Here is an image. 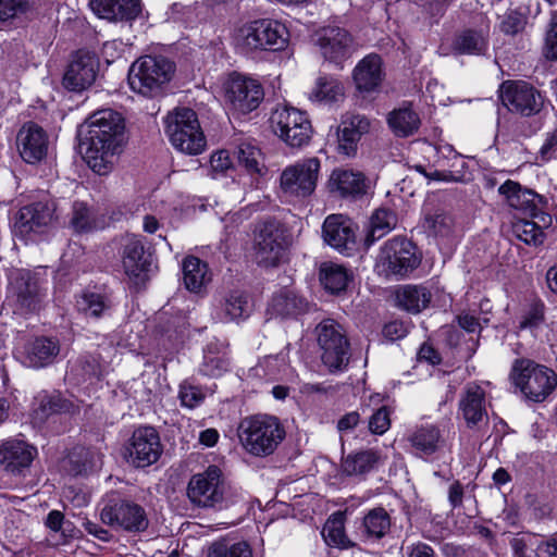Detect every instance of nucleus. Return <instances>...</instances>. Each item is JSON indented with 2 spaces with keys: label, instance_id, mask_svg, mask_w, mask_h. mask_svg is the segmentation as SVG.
<instances>
[{
  "label": "nucleus",
  "instance_id": "obj_1",
  "mask_svg": "<svg viewBox=\"0 0 557 557\" xmlns=\"http://www.w3.org/2000/svg\"><path fill=\"white\" fill-rule=\"evenodd\" d=\"M78 138L79 146L85 147L88 166L106 175L112 169V158L127 144L125 117L113 109L98 110L79 127Z\"/></svg>",
  "mask_w": 557,
  "mask_h": 557
},
{
  "label": "nucleus",
  "instance_id": "obj_2",
  "mask_svg": "<svg viewBox=\"0 0 557 557\" xmlns=\"http://www.w3.org/2000/svg\"><path fill=\"white\" fill-rule=\"evenodd\" d=\"M237 434L243 448L255 457L272 455L286 436L280 419L265 413L243 418Z\"/></svg>",
  "mask_w": 557,
  "mask_h": 557
},
{
  "label": "nucleus",
  "instance_id": "obj_3",
  "mask_svg": "<svg viewBox=\"0 0 557 557\" xmlns=\"http://www.w3.org/2000/svg\"><path fill=\"white\" fill-rule=\"evenodd\" d=\"M175 70V63L165 57L144 55L132 64L128 84L133 91L144 97H162Z\"/></svg>",
  "mask_w": 557,
  "mask_h": 557
},
{
  "label": "nucleus",
  "instance_id": "obj_4",
  "mask_svg": "<svg viewBox=\"0 0 557 557\" xmlns=\"http://www.w3.org/2000/svg\"><path fill=\"white\" fill-rule=\"evenodd\" d=\"M100 520L112 530L131 534L144 533L149 528L145 507L119 492L107 494L102 499Z\"/></svg>",
  "mask_w": 557,
  "mask_h": 557
},
{
  "label": "nucleus",
  "instance_id": "obj_5",
  "mask_svg": "<svg viewBox=\"0 0 557 557\" xmlns=\"http://www.w3.org/2000/svg\"><path fill=\"white\" fill-rule=\"evenodd\" d=\"M237 41L245 54L282 51L289 42V30L277 20L258 18L239 28Z\"/></svg>",
  "mask_w": 557,
  "mask_h": 557
},
{
  "label": "nucleus",
  "instance_id": "obj_6",
  "mask_svg": "<svg viewBox=\"0 0 557 557\" xmlns=\"http://www.w3.org/2000/svg\"><path fill=\"white\" fill-rule=\"evenodd\" d=\"M421 262L422 252L416 243L406 236H394L381 246L375 267L386 277L406 278Z\"/></svg>",
  "mask_w": 557,
  "mask_h": 557
},
{
  "label": "nucleus",
  "instance_id": "obj_7",
  "mask_svg": "<svg viewBox=\"0 0 557 557\" xmlns=\"http://www.w3.org/2000/svg\"><path fill=\"white\" fill-rule=\"evenodd\" d=\"M510 380L528 399L534 403L546 400L557 387L555 371L528 358H518L513 361Z\"/></svg>",
  "mask_w": 557,
  "mask_h": 557
},
{
  "label": "nucleus",
  "instance_id": "obj_8",
  "mask_svg": "<svg viewBox=\"0 0 557 557\" xmlns=\"http://www.w3.org/2000/svg\"><path fill=\"white\" fill-rule=\"evenodd\" d=\"M164 131L172 146L186 154L197 156L207 145L197 113L190 108H176L164 119Z\"/></svg>",
  "mask_w": 557,
  "mask_h": 557
},
{
  "label": "nucleus",
  "instance_id": "obj_9",
  "mask_svg": "<svg viewBox=\"0 0 557 557\" xmlns=\"http://www.w3.org/2000/svg\"><path fill=\"white\" fill-rule=\"evenodd\" d=\"M317 335L322 363L331 373L345 371L350 361L351 346L344 326L334 319H324L317 326Z\"/></svg>",
  "mask_w": 557,
  "mask_h": 557
},
{
  "label": "nucleus",
  "instance_id": "obj_10",
  "mask_svg": "<svg viewBox=\"0 0 557 557\" xmlns=\"http://www.w3.org/2000/svg\"><path fill=\"white\" fill-rule=\"evenodd\" d=\"M272 132L288 147L307 146L313 134L309 114L292 106H277L270 115Z\"/></svg>",
  "mask_w": 557,
  "mask_h": 557
},
{
  "label": "nucleus",
  "instance_id": "obj_11",
  "mask_svg": "<svg viewBox=\"0 0 557 557\" xmlns=\"http://www.w3.org/2000/svg\"><path fill=\"white\" fill-rule=\"evenodd\" d=\"M386 77L383 58L375 52L366 54L351 71L354 98L360 107L372 104L383 89Z\"/></svg>",
  "mask_w": 557,
  "mask_h": 557
},
{
  "label": "nucleus",
  "instance_id": "obj_12",
  "mask_svg": "<svg viewBox=\"0 0 557 557\" xmlns=\"http://www.w3.org/2000/svg\"><path fill=\"white\" fill-rule=\"evenodd\" d=\"M498 194L516 212L530 219H537L544 225L550 224L549 201L544 195L509 178L499 186Z\"/></svg>",
  "mask_w": 557,
  "mask_h": 557
},
{
  "label": "nucleus",
  "instance_id": "obj_13",
  "mask_svg": "<svg viewBox=\"0 0 557 557\" xmlns=\"http://www.w3.org/2000/svg\"><path fill=\"white\" fill-rule=\"evenodd\" d=\"M503 106L511 113L531 117L544 108V96L531 83L522 79H507L498 87Z\"/></svg>",
  "mask_w": 557,
  "mask_h": 557
},
{
  "label": "nucleus",
  "instance_id": "obj_14",
  "mask_svg": "<svg viewBox=\"0 0 557 557\" xmlns=\"http://www.w3.org/2000/svg\"><path fill=\"white\" fill-rule=\"evenodd\" d=\"M287 249L286 228L275 219L262 221L256 230V258L259 267L277 268Z\"/></svg>",
  "mask_w": 557,
  "mask_h": 557
},
{
  "label": "nucleus",
  "instance_id": "obj_15",
  "mask_svg": "<svg viewBox=\"0 0 557 557\" xmlns=\"http://www.w3.org/2000/svg\"><path fill=\"white\" fill-rule=\"evenodd\" d=\"M225 492L224 474L215 465H210L203 472L194 474L187 485L190 503L201 508H221Z\"/></svg>",
  "mask_w": 557,
  "mask_h": 557
},
{
  "label": "nucleus",
  "instance_id": "obj_16",
  "mask_svg": "<svg viewBox=\"0 0 557 557\" xmlns=\"http://www.w3.org/2000/svg\"><path fill=\"white\" fill-rule=\"evenodd\" d=\"M100 71L98 54L89 49L81 48L71 53V59L62 76V87L69 92L82 94L96 82Z\"/></svg>",
  "mask_w": 557,
  "mask_h": 557
},
{
  "label": "nucleus",
  "instance_id": "obj_17",
  "mask_svg": "<svg viewBox=\"0 0 557 557\" xmlns=\"http://www.w3.org/2000/svg\"><path fill=\"white\" fill-rule=\"evenodd\" d=\"M225 98L233 114L247 115L262 103L264 89L258 79L233 72L225 83Z\"/></svg>",
  "mask_w": 557,
  "mask_h": 557
},
{
  "label": "nucleus",
  "instance_id": "obj_18",
  "mask_svg": "<svg viewBox=\"0 0 557 557\" xmlns=\"http://www.w3.org/2000/svg\"><path fill=\"white\" fill-rule=\"evenodd\" d=\"M320 168V160L317 157L287 166L280 178L282 189L297 197H309L315 190Z\"/></svg>",
  "mask_w": 557,
  "mask_h": 557
},
{
  "label": "nucleus",
  "instance_id": "obj_19",
  "mask_svg": "<svg viewBox=\"0 0 557 557\" xmlns=\"http://www.w3.org/2000/svg\"><path fill=\"white\" fill-rule=\"evenodd\" d=\"M127 459L136 468H146L157 462L163 453L159 432L146 425L137 428L126 447Z\"/></svg>",
  "mask_w": 557,
  "mask_h": 557
},
{
  "label": "nucleus",
  "instance_id": "obj_20",
  "mask_svg": "<svg viewBox=\"0 0 557 557\" xmlns=\"http://www.w3.org/2000/svg\"><path fill=\"white\" fill-rule=\"evenodd\" d=\"M317 45L324 60L342 70L354 51V37L345 28L325 26L318 33Z\"/></svg>",
  "mask_w": 557,
  "mask_h": 557
},
{
  "label": "nucleus",
  "instance_id": "obj_21",
  "mask_svg": "<svg viewBox=\"0 0 557 557\" xmlns=\"http://www.w3.org/2000/svg\"><path fill=\"white\" fill-rule=\"evenodd\" d=\"M52 219L47 203L32 202L22 207L15 214L13 232L24 242H35L38 235L46 232Z\"/></svg>",
  "mask_w": 557,
  "mask_h": 557
},
{
  "label": "nucleus",
  "instance_id": "obj_22",
  "mask_svg": "<svg viewBox=\"0 0 557 557\" xmlns=\"http://www.w3.org/2000/svg\"><path fill=\"white\" fill-rule=\"evenodd\" d=\"M322 236L326 245L346 257L358 251L354 222L342 214L326 216L322 225Z\"/></svg>",
  "mask_w": 557,
  "mask_h": 557
},
{
  "label": "nucleus",
  "instance_id": "obj_23",
  "mask_svg": "<svg viewBox=\"0 0 557 557\" xmlns=\"http://www.w3.org/2000/svg\"><path fill=\"white\" fill-rule=\"evenodd\" d=\"M76 309L87 320L99 321L112 315L113 290L106 285L87 286L76 296Z\"/></svg>",
  "mask_w": 557,
  "mask_h": 557
},
{
  "label": "nucleus",
  "instance_id": "obj_24",
  "mask_svg": "<svg viewBox=\"0 0 557 557\" xmlns=\"http://www.w3.org/2000/svg\"><path fill=\"white\" fill-rule=\"evenodd\" d=\"M37 456V447L24 438L9 437L0 444V465L12 475H25Z\"/></svg>",
  "mask_w": 557,
  "mask_h": 557
},
{
  "label": "nucleus",
  "instance_id": "obj_25",
  "mask_svg": "<svg viewBox=\"0 0 557 557\" xmlns=\"http://www.w3.org/2000/svg\"><path fill=\"white\" fill-rule=\"evenodd\" d=\"M407 441L410 446V453L424 461L433 460L447 446L444 430L434 423H424L416 426L408 434Z\"/></svg>",
  "mask_w": 557,
  "mask_h": 557
},
{
  "label": "nucleus",
  "instance_id": "obj_26",
  "mask_svg": "<svg viewBox=\"0 0 557 557\" xmlns=\"http://www.w3.org/2000/svg\"><path fill=\"white\" fill-rule=\"evenodd\" d=\"M371 121L364 114L346 113L336 127V151L346 157H355L363 135L370 132Z\"/></svg>",
  "mask_w": 557,
  "mask_h": 557
},
{
  "label": "nucleus",
  "instance_id": "obj_27",
  "mask_svg": "<svg viewBox=\"0 0 557 557\" xmlns=\"http://www.w3.org/2000/svg\"><path fill=\"white\" fill-rule=\"evenodd\" d=\"M323 290L335 297H345L354 285L355 274L351 268L334 261H324L318 271Z\"/></svg>",
  "mask_w": 557,
  "mask_h": 557
},
{
  "label": "nucleus",
  "instance_id": "obj_28",
  "mask_svg": "<svg viewBox=\"0 0 557 557\" xmlns=\"http://www.w3.org/2000/svg\"><path fill=\"white\" fill-rule=\"evenodd\" d=\"M20 154L29 164L40 162L48 152V136L35 122L26 123L18 133Z\"/></svg>",
  "mask_w": 557,
  "mask_h": 557
},
{
  "label": "nucleus",
  "instance_id": "obj_29",
  "mask_svg": "<svg viewBox=\"0 0 557 557\" xmlns=\"http://www.w3.org/2000/svg\"><path fill=\"white\" fill-rule=\"evenodd\" d=\"M329 188L341 198L357 200L367 194V177L359 171L335 169L330 176Z\"/></svg>",
  "mask_w": 557,
  "mask_h": 557
},
{
  "label": "nucleus",
  "instance_id": "obj_30",
  "mask_svg": "<svg viewBox=\"0 0 557 557\" xmlns=\"http://www.w3.org/2000/svg\"><path fill=\"white\" fill-rule=\"evenodd\" d=\"M90 8L100 18L132 23L143 12L141 0H90Z\"/></svg>",
  "mask_w": 557,
  "mask_h": 557
},
{
  "label": "nucleus",
  "instance_id": "obj_31",
  "mask_svg": "<svg viewBox=\"0 0 557 557\" xmlns=\"http://www.w3.org/2000/svg\"><path fill=\"white\" fill-rule=\"evenodd\" d=\"M308 311V300L287 287H283L273 294L267 309L272 318L280 319H298Z\"/></svg>",
  "mask_w": 557,
  "mask_h": 557
},
{
  "label": "nucleus",
  "instance_id": "obj_32",
  "mask_svg": "<svg viewBox=\"0 0 557 557\" xmlns=\"http://www.w3.org/2000/svg\"><path fill=\"white\" fill-rule=\"evenodd\" d=\"M16 306L25 313H34L40 309L44 294L39 278L29 271L20 273L13 283Z\"/></svg>",
  "mask_w": 557,
  "mask_h": 557
},
{
  "label": "nucleus",
  "instance_id": "obj_33",
  "mask_svg": "<svg viewBox=\"0 0 557 557\" xmlns=\"http://www.w3.org/2000/svg\"><path fill=\"white\" fill-rule=\"evenodd\" d=\"M490 47L488 34L483 29L465 28L457 32L451 40L455 55H486Z\"/></svg>",
  "mask_w": 557,
  "mask_h": 557
},
{
  "label": "nucleus",
  "instance_id": "obj_34",
  "mask_svg": "<svg viewBox=\"0 0 557 557\" xmlns=\"http://www.w3.org/2000/svg\"><path fill=\"white\" fill-rule=\"evenodd\" d=\"M36 406L32 411V419L36 424H44L54 414L70 413L74 405L60 392L39 394L36 398Z\"/></svg>",
  "mask_w": 557,
  "mask_h": 557
},
{
  "label": "nucleus",
  "instance_id": "obj_35",
  "mask_svg": "<svg viewBox=\"0 0 557 557\" xmlns=\"http://www.w3.org/2000/svg\"><path fill=\"white\" fill-rule=\"evenodd\" d=\"M59 351L57 338L37 336L25 346V362L35 369L45 368L53 362Z\"/></svg>",
  "mask_w": 557,
  "mask_h": 557
},
{
  "label": "nucleus",
  "instance_id": "obj_36",
  "mask_svg": "<svg viewBox=\"0 0 557 557\" xmlns=\"http://www.w3.org/2000/svg\"><path fill=\"white\" fill-rule=\"evenodd\" d=\"M459 411L469 429L476 428L484 418L487 419L484 389L480 386L467 388L459 400Z\"/></svg>",
  "mask_w": 557,
  "mask_h": 557
},
{
  "label": "nucleus",
  "instance_id": "obj_37",
  "mask_svg": "<svg viewBox=\"0 0 557 557\" xmlns=\"http://www.w3.org/2000/svg\"><path fill=\"white\" fill-rule=\"evenodd\" d=\"M421 124L419 114L413 110L410 101H404L400 107L387 114V125L393 134L406 138L418 132Z\"/></svg>",
  "mask_w": 557,
  "mask_h": 557
},
{
  "label": "nucleus",
  "instance_id": "obj_38",
  "mask_svg": "<svg viewBox=\"0 0 557 557\" xmlns=\"http://www.w3.org/2000/svg\"><path fill=\"white\" fill-rule=\"evenodd\" d=\"M391 528V517L384 507L370 509L357 527V535L363 542L381 540Z\"/></svg>",
  "mask_w": 557,
  "mask_h": 557
},
{
  "label": "nucleus",
  "instance_id": "obj_39",
  "mask_svg": "<svg viewBox=\"0 0 557 557\" xmlns=\"http://www.w3.org/2000/svg\"><path fill=\"white\" fill-rule=\"evenodd\" d=\"M381 460L379 450L368 448L349 453L342 458L341 471L346 476H361L377 468Z\"/></svg>",
  "mask_w": 557,
  "mask_h": 557
},
{
  "label": "nucleus",
  "instance_id": "obj_40",
  "mask_svg": "<svg viewBox=\"0 0 557 557\" xmlns=\"http://www.w3.org/2000/svg\"><path fill=\"white\" fill-rule=\"evenodd\" d=\"M122 262L125 273L129 277L136 278L140 273L150 270L151 255L146 253L145 246L140 239L132 238L123 246Z\"/></svg>",
  "mask_w": 557,
  "mask_h": 557
},
{
  "label": "nucleus",
  "instance_id": "obj_41",
  "mask_svg": "<svg viewBox=\"0 0 557 557\" xmlns=\"http://www.w3.org/2000/svg\"><path fill=\"white\" fill-rule=\"evenodd\" d=\"M182 272L184 286L191 293H199L211 281L208 263L193 255L183 259Z\"/></svg>",
  "mask_w": 557,
  "mask_h": 557
},
{
  "label": "nucleus",
  "instance_id": "obj_42",
  "mask_svg": "<svg viewBox=\"0 0 557 557\" xmlns=\"http://www.w3.org/2000/svg\"><path fill=\"white\" fill-rule=\"evenodd\" d=\"M236 169L250 176H263L268 172L261 148L251 141H242L236 149Z\"/></svg>",
  "mask_w": 557,
  "mask_h": 557
},
{
  "label": "nucleus",
  "instance_id": "obj_43",
  "mask_svg": "<svg viewBox=\"0 0 557 557\" xmlns=\"http://www.w3.org/2000/svg\"><path fill=\"white\" fill-rule=\"evenodd\" d=\"M431 299L430 289L423 285L408 284L396 290L397 306L409 313H420L428 308Z\"/></svg>",
  "mask_w": 557,
  "mask_h": 557
},
{
  "label": "nucleus",
  "instance_id": "obj_44",
  "mask_svg": "<svg viewBox=\"0 0 557 557\" xmlns=\"http://www.w3.org/2000/svg\"><path fill=\"white\" fill-rule=\"evenodd\" d=\"M346 512L337 510L333 512L325 521L321 534L330 547L348 549L355 547L345 530Z\"/></svg>",
  "mask_w": 557,
  "mask_h": 557
},
{
  "label": "nucleus",
  "instance_id": "obj_45",
  "mask_svg": "<svg viewBox=\"0 0 557 557\" xmlns=\"http://www.w3.org/2000/svg\"><path fill=\"white\" fill-rule=\"evenodd\" d=\"M64 468L72 476H86L96 468V454L85 446H74L66 455Z\"/></svg>",
  "mask_w": 557,
  "mask_h": 557
},
{
  "label": "nucleus",
  "instance_id": "obj_46",
  "mask_svg": "<svg viewBox=\"0 0 557 557\" xmlns=\"http://www.w3.org/2000/svg\"><path fill=\"white\" fill-rule=\"evenodd\" d=\"M344 96L343 83L333 76L323 75L315 79L309 99L317 103L333 104L342 100Z\"/></svg>",
  "mask_w": 557,
  "mask_h": 557
},
{
  "label": "nucleus",
  "instance_id": "obj_47",
  "mask_svg": "<svg viewBox=\"0 0 557 557\" xmlns=\"http://www.w3.org/2000/svg\"><path fill=\"white\" fill-rule=\"evenodd\" d=\"M35 11V0H0L1 22H29Z\"/></svg>",
  "mask_w": 557,
  "mask_h": 557
},
{
  "label": "nucleus",
  "instance_id": "obj_48",
  "mask_svg": "<svg viewBox=\"0 0 557 557\" xmlns=\"http://www.w3.org/2000/svg\"><path fill=\"white\" fill-rule=\"evenodd\" d=\"M546 305L540 297L532 298L523 309L518 329L534 331L540 329L546 321Z\"/></svg>",
  "mask_w": 557,
  "mask_h": 557
},
{
  "label": "nucleus",
  "instance_id": "obj_49",
  "mask_svg": "<svg viewBox=\"0 0 557 557\" xmlns=\"http://www.w3.org/2000/svg\"><path fill=\"white\" fill-rule=\"evenodd\" d=\"M395 216L391 210L377 209L370 219V230L364 238V245L369 248L377 239L393 228Z\"/></svg>",
  "mask_w": 557,
  "mask_h": 557
},
{
  "label": "nucleus",
  "instance_id": "obj_50",
  "mask_svg": "<svg viewBox=\"0 0 557 557\" xmlns=\"http://www.w3.org/2000/svg\"><path fill=\"white\" fill-rule=\"evenodd\" d=\"M535 219H521L513 223L512 231L517 238L527 245L540 246L543 244L545 233Z\"/></svg>",
  "mask_w": 557,
  "mask_h": 557
},
{
  "label": "nucleus",
  "instance_id": "obj_51",
  "mask_svg": "<svg viewBox=\"0 0 557 557\" xmlns=\"http://www.w3.org/2000/svg\"><path fill=\"white\" fill-rule=\"evenodd\" d=\"M208 557H253V555L248 542L231 543L228 540L223 539L210 546Z\"/></svg>",
  "mask_w": 557,
  "mask_h": 557
},
{
  "label": "nucleus",
  "instance_id": "obj_52",
  "mask_svg": "<svg viewBox=\"0 0 557 557\" xmlns=\"http://www.w3.org/2000/svg\"><path fill=\"white\" fill-rule=\"evenodd\" d=\"M95 218L90 207L84 201H74L70 224L79 234L88 233L95 228Z\"/></svg>",
  "mask_w": 557,
  "mask_h": 557
},
{
  "label": "nucleus",
  "instance_id": "obj_53",
  "mask_svg": "<svg viewBox=\"0 0 557 557\" xmlns=\"http://www.w3.org/2000/svg\"><path fill=\"white\" fill-rule=\"evenodd\" d=\"M224 312L231 321L248 318V297L238 290L231 292L225 298Z\"/></svg>",
  "mask_w": 557,
  "mask_h": 557
},
{
  "label": "nucleus",
  "instance_id": "obj_54",
  "mask_svg": "<svg viewBox=\"0 0 557 557\" xmlns=\"http://www.w3.org/2000/svg\"><path fill=\"white\" fill-rule=\"evenodd\" d=\"M231 358L228 355L203 356L199 372L208 377H221L230 371Z\"/></svg>",
  "mask_w": 557,
  "mask_h": 557
},
{
  "label": "nucleus",
  "instance_id": "obj_55",
  "mask_svg": "<svg viewBox=\"0 0 557 557\" xmlns=\"http://www.w3.org/2000/svg\"><path fill=\"white\" fill-rule=\"evenodd\" d=\"M210 168L214 178L233 176V173L236 172V166L230 157V152L225 149L218 150L211 154Z\"/></svg>",
  "mask_w": 557,
  "mask_h": 557
},
{
  "label": "nucleus",
  "instance_id": "obj_56",
  "mask_svg": "<svg viewBox=\"0 0 557 557\" xmlns=\"http://www.w3.org/2000/svg\"><path fill=\"white\" fill-rule=\"evenodd\" d=\"M205 398L206 395L200 386L190 384L186 381L180 384L178 399L182 407L195 409L205 401Z\"/></svg>",
  "mask_w": 557,
  "mask_h": 557
},
{
  "label": "nucleus",
  "instance_id": "obj_57",
  "mask_svg": "<svg viewBox=\"0 0 557 557\" xmlns=\"http://www.w3.org/2000/svg\"><path fill=\"white\" fill-rule=\"evenodd\" d=\"M527 24V17L517 9H509L504 14L499 30L507 36H516L521 33Z\"/></svg>",
  "mask_w": 557,
  "mask_h": 557
},
{
  "label": "nucleus",
  "instance_id": "obj_58",
  "mask_svg": "<svg viewBox=\"0 0 557 557\" xmlns=\"http://www.w3.org/2000/svg\"><path fill=\"white\" fill-rule=\"evenodd\" d=\"M542 54L548 61H557V12H554L550 16Z\"/></svg>",
  "mask_w": 557,
  "mask_h": 557
},
{
  "label": "nucleus",
  "instance_id": "obj_59",
  "mask_svg": "<svg viewBox=\"0 0 557 557\" xmlns=\"http://www.w3.org/2000/svg\"><path fill=\"white\" fill-rule=\"evenodd\" d=\"M411 322L403 320H392L386 322L382 329V335L389 342H396L405 338L409 334Z\"/></svg>",
  "mask_w": 557,
  "mask_h": 557
},
{
  "label": "nucleus",
  "instance_id": "obj_60",
  "mask_svg": "<svg viewBox=\"0 0 557 557\" xmlns=\"http://www.w3.org/2000/svg\"><path fill=\"white\" fill-rule=\"evenodd\" d=\"M391 426L389 410L383 406L376 409L368 421V429L372 434L382 435Z\"/></svg>",
  "mask_w": 557,
  "mask_h": 557
},
{
  "label": "nucleus",
  "instance_id": "obj_61",
  "mask_svg": "<svg viewBox=\"0 0 557 557\" xmlns=\"http://www.w3.org/2000/svg\"><path fill=\"white\" fill-rule=\"evenodd\" d=\"M557 128L547 133L546 138L536 154V163L544 164L556 159Z\"/></svg>",
  "mask_w": 557,
  "mask_h": 557
},
{
  "label": "nucleus",
  "instance_id": "obj_62",
  "mask_svg": "<svg viewBox=\"0 0 557 557\" xmlns=\"http://www.w3.org/2000/svg\"><path fill=\"white\" fill-rule=\"evenodd\" d=\"M417 360L433 367L440 366L443 362L441 352L429 342H424L420 345L417 352Z\"/></svg>",
  "mask_w": 557,
  "mask_h": 557
},
{
  "label": "nucleus",
  "instance_id": "obj_63",
  "mask_svg": "<svg viewBox=\"0 0 557 557\" xmlns=\"http://www.w3.org/2000/svg\"><path fill=\"white\" fill-rule=\"evenodd\" d=\"M429 228L436 236H446L451 230V219L445 213H437L434 216L426 219Z\"/></svg>",
  "mask_w": 557,
  "mask_h": 557
},
{
  "label": "nucleus",
  "instance_id": "obj_64",
  "mask_svg": "<svg viewBox=\"0 0 557 557\" xmlns=\"http://www.w3.org/2000/svg\"><path fill=\"white\" fill-rule=\"evenodd\" d=\"M360 423V414L355 410L342 416L337 421L336 428L339 433L347 434L358 428Z\"/></svg>",
  "mask_w": 557,
  "mask_h": 557
}]
</instances>
